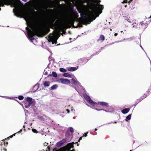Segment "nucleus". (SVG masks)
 <instances>
[{"label": "nucleus", "instance_id": "nucleus-13", "mask_svg": "<svg viewBox=\"0 0 151 151\" xmlns=\"http://www.w3.org/2000/svg\"><path fill=\"white\" fill-rule=\"evenodd\" d=\"M14 12V14L17 17H19L20 14V11L19 8H17L16 10L15 9H13Z\"/></svg>", "mask_w": 151, "mask_h": 151}, {"label": "nucleus", "instance_id": "nucleus-23", "mask_svg": "<svg viewBox=\"0 0 151 151\" xmlns=\"http://www.w3.org/2000/svg\"><path fill=\"white\" fill-rule=\"evenodd\" d=\"M146 97V96L145 94L142 97H141L140 98H139V99L137 100L136 101V103L137 104H138L139 102L141 101L144 98H145Z\"/></svg>", "mask_w": 151, "mask_h": 151}, {"label": "nucleus", "instance_id": "nucleus-18", "mask_svg": "<svg viewBox=\"0 0 151 151\" xmlns=\"http://www.w3.org/2000/svg\"><path fill=\"white\" fill-rule=\"evenodd\" d=\"M105 37L103 35H100L99 38L97 40V41L99 42L100 40H101L102 42L105 40Z\"/></svg>", "mask_w": 151, "mask_h": 151}, {"label": "nucleus", "instance_id": "nucleus-55", "mask_svg": "<svg viewBox=\"0 0 151 151\" xmlns=\"http://www.w3.org/2000/svg\"><path fill=\"white\" fill-rule=\"evenodd\" d=\"M61 35H63V33H61Z\"/></svg>", "mask_w": 151, "mask_h": 151}, {"label": "nucleus", "instance_id": "nucleus-57", "mask_svg": "<svg viewBox=\"0 0 151 151\" xmlns=\"http://www.w3.org/2000/svg\"><path fill=\"white\" fill-rule=\"evenodd\" d=\"M76 143H78V142H76Z\"/></svg>", "mask_w": 151, "mask_h": 151}, {"label": "nucleus", "instance_id": "nucleus-11", "mask_svg": "<svg viewBox=\"0 0 151 151\" xmlns=\"http://www.w3.org/2000/svg\"><path fill=\"white\" fill-rule=\"evenodd\" d=\"M94 103H95V104L93 105H91L93 106H95L96 107V108L95 109L97 111H100L103 110L104 111H105L106 112H107V111H106L105 110H104L103 109H100V106L101 105H98V102L96 103L95 102H94Z\"/></svg>", "mask_w": 151, "mask_h": 151}, {"label": "nucleus", "instance_id": "nucleus-40", "mask_svg": "<svg viewBox=\"0 0 151 151\" xmlns=\"http://www.w3.org/2000/svg\"><path fill=\"white\" fill-rule=\"evenodd\" d=\"M16 134V133H15L13 134V135L10 136L9 137H8L7 138L8 139H9V137L12 138L13 136H14Z\"/></svg>", "mask_w": 151, "mask_h": 151}, {"label": "nucleus", "instance_id": "nucleus-62", "mask_svg": "<svg viewBox=\"0 0 151 151\" xmlns=\"http://www.w3.org/2000/svg\"><path fill=\"white\" fill-rule=\"evenodd\" d=\"M110 30H111V29H110Z\"/></svg>", "mask_w": 151, "mask_h": 151}, {"label": "nucleus", "instance_id": "nucleus-47", "mask_svg": "<svg viewBox=\"0 0 151 151\" xmlns=\"http://www.w3.org/2000/svg\"><path fill=\"white\" fill-rule=\"evenodd\" d=\"M22 131V129H21L19 132H18L17 133H20Z\"/></svg>", "mask_w": 151, "mask_h": 151}, {"label": "nucleus", "instance_id": "nucleus-46", "mask_svg": "<svg viewBox=\"0 0 151 151\" xmlns=\"http://www.w3.org/2000/svg\"><path fill=\"white\" fill-rule=\"evenodd\" d=\"M84 60V59L82 58L80 60L81 61H83Z\"/></svg>", "mask_w": 151, "mask_h": 151}, {"label": "nucleus", "instance_id": "nucleus-5", "mask_svg": "<svg viewBox=\"0 0 151 151\" xmlns=\"http://www.w3.org/2000/svg\"><path fill=\"white\" fill-rule=\"evenodd\" d=\"M35 104V102L34 100H33L32 98L27 97L26 98V101L25 102L24 107L26 108H29L32 104Z\"/></svg>", "mask_w": 151, "mask_h": 151}, {"label": "nucleus", "instance_id": "nucleus-12", "mask_svg": "<svg viewBox=\"0 0 151 151\" xmlns=\"http://www.w3.org/2000/svg\"><path fill=\"white\" fill-rule=\"evenodd\" d=\"M66 141V140L65 139H63L62 140L58 142L56 144L57 147H59L61 146Z\"/></svg>", "mask_w": 151, "mask_h": 151}, {"label": "nucleus", "instance_id": "nucleus-39", "mask_svg": "<svg viewBox=\"0 0 151 151\" xmlns=\"http://www.w3.org/2000/svg\"><path fill=\"white\" fill-rule=\"evenodd\" d=\"M33 13L34 14H37V12L35 11L34 9H32V14Z\"/></svg>", "mask_w": 151, "mask_h": 151}, {"label": "nucleus", "instance_id": "nucleus-34", "mask_svg": "<svg viewBox=\"0 0 151 151\" xmlns=\"http://www.w3.org/2000/svg\"><path fill=\"white\" fill-rule=\"evenodd\" d=\"M18 99L20 100H22L24 99V97L22 96H19L18 97Z\"/></svg>", "mask_w": 151, "mask_h": 151}, {"label": "nucleus", "instance_id": "nucleus-33", "mask_svg": "<svg viewBox=\"0 0 151 151\" xmlns=\"http://www.w3.org/2000/svg\"><path fill=\"white\" fill-rule=\"evenodd\" d=\"M8 0H0V2L5 3V4H7Z\"/></svg>", "mask_w": 151, "mask_h": 151}, {"label": "nucleus", "instance_id": "nucleus-59", "mask_svg": "<svg viewBox=\"0 0 151 151\" xmlns=\"http://www.w3.org/2000/svg\"><path fill=\"white\" fill-rule=\"evenodd\" d=\"M79 12L80 13L81 12Z\"/></svg>", "mask_w": 151, "mask_h": 151}, {"label": "nucleus", "instance_id": "nucleus-41", "mask_svg": "<svg viewBox=\"0 0 151 151\" xmlns=\"http://www.w3.org/2000/svg\"><path fill=\"white\" fill-rule=\"evenodd\" d=\"M128 3V1L127 0H124L122 2V3Z\"/></svg>", "mask_w": 151, "mask_h": 151}, {"label": "nucleus", "instance_id": "nucleus-64", "mask_svg": "<svg viewBox=\"0 0 151 151\" xmlns=\"http://www.w3.org/2000/svg\"><path fill=\"white\" fill-rule=\"evenodd\" d=\"M130 151H132V150H130Z\"/></svg>", "mask_w": 151, "mask_h": 151}, {"label": "nucleus", "instance_id": "nucleus-51", "mask_svg": "<svg viewBox=\"0 0 151 151\" xmlns=\"http://www.w3.org/2000/svg\"><path fill=\"white\" fill-rule=\"evenodd\" d=\"M45 75H47V72H45Z\"/></svg>", "mask_w": 151, "mask_h": 151}, {"label": "nucleus", "instance_id": "nucleus-7", "mask_svg": "<svg viewBox=\"0 0 151 151\" xmlns=\"http://www.w3.org/2000/svg\"><path fill=\"white\" fill-rule=\"evenodd\" d=\"M57 18H52L51 19L49 23V26L50 28H51L53 29L55 27V24L54 23L55 22V20Z\"/></svg>", "mask_w": 151, "mask_h": 151}, {"label": "nucleus", "instance_id": "nucleus-3", "mask_svg": "<svg viewBox=\"0 0 151 151\" xmlns=\"http://www.w3.org/2000/svg\"><path fill=\"white\" fill-rule=\"evenodd\" d=\"M26 28L27 31L28 36H29L30 39L32 40L34 39L33 37L35 35L38 36V35L39 34V31L37 29H35L33 30H32L28 27H26Z\"/></svg>", "mask_w": 151, "mask_h": 151}, {"label": "nucleus", "instance_id": "nucleus-17", "mask_svg": "<svg viewBox=\"0 0 151 151\" xmlns=\"http://www.w3.org/2000/svg\"><path fill=\"white\" fill-rule=\"evenodd\" d=\"M130 110V108H126L122 110V112L123 114H126Z\"/></svg>", "mask_w": 151, "mask_h": 151}, {"label": "nucleus", "instance_id": "nucleus-8", "mask_svg": "<svg viewBox=\"0 0 151 151\" xmlns=\"http://www.w3.org/2000/svg\"><path fill=\"white\" fill-rule=\"evenodd\" d=\"M84 98L86 100L91 104L93 105L95 104L92 100L90 97L87 95H85L84 96Z\"/></svg>", "mask_w": 151, "mask_h": 151}, {"label": "nucleus", "instance_id": "nucleus-25", "mask_svg": "<svg viewBox=\"0 0 151 151\" xmlns=\"http://www.w3.org/2000/svg\"><path fill=\"white\" fill-rule=\"evenodd\" d=\"M63 76H64L68 77V78H70L71 77V75L70 74H69L68 73H64L63 74Z\"/></svg>", "mask_w": 151, "mask_h": 151}, {"label": "nucleus", "instance_id": "nucleus-29", "mask_svg": "<svg viewBox=\"0 0 151 151\" xmlns=\"http://www.w3.org/2000/svg\"><path fill=\"white\" fill-rule=\"evenodd\" d=\"M144 25V24L143 23V21H142V22H140L139 27L140 28H142L143 27Z\"/></svg>", "mask_w": 151, "mask_h": 151}, {"label": "nucleus", "instance_id": "nucleus-24", "mask_svg": "<svg viewBox=\"0 0 151 151\" xmlns=\"http://www.w3.org/2000/svg\"><path fill=\"white\" fill-rule=\"evenodd\" d=\"M138 24L136 22H134L132 24V26L133 28H137L138 27Z\"/></svg>", "mask_w": 151, "mask_h": 151}, {"label": "nucleus", "instance_id": "nucleus-10", "mask_svg": "<svg viewBox=\"0 0 151 151\" xmlns=\"http://www.w3.org/2000/svg\"><path fill=\"white\" fill-rule=\"evenodd\" d=\"M76 20L74 18H72L70 19L69 22L68 24L69 25V27H68V28H70V25L73 27L74 28H75V27L74 25V23L76 21Z\"/></svg>", "mask_w": 151, "mask_h": 151}, {"label": "nucleus", "instance_id": "nucleus-48", "mask_svg": "<svg viewBox=\"0 0 151 151\" xmlns=\"http://www.w3.org/2000/svg\"><path fill=\"white\" fill-rule=\"evenodd\" d=\"M118 35V34L117 33H115L114 34V35L115 36H116Z\"/></svg>", "mask_w": 151, "mask_h": 151}, {"label": "nucleus", "instance_id": "nucleus-21", "mask_svg": "<svg viewBox=\"0 0 151 151\" xmlns=\"http://www.w3.org/2000/svg\"><path fill=\"white\" fill-rule=\"evenodd\" d=\"M70 12L71 14H73L76 16H78V14L76 10H74L72 8L70 10Z\"/></svg>", "mask_w": 151, "mask_h": 151}, {"label": "nucleus", "instance_id": "nucleus-30", "mask_svg": "<svg viewBox=\"0 0 151 151\" xmlns=\"http://www.w3.org/2000/svg\"><path fill=\"white\" fill-rule=\"evenodd\" d=\"M52 75L54 77L56 78L57 77V73L54 71H53L52 72Z\"/></svg>", "mask_w": 151, "mask_h": 151}, {"label": "nucleus", "instance_id": "nucleus-53", "mask_svg": "<svg viewBox=\"0 0 151 151\" xmlns=\"http://www.w3.org/2000/svg\"><path fill=\"white\" fill-rule=\"evenodd\" d=\"M47 147H48V148L49 149H49H50V148H49V146H48Z\"/></svg>", "mask_w": 151, "mask_h": 151}, {"label": "nucleus", "instance_id": "nucleus-63", "mask_svg": "<svg viewBox=\"0 0 151 151\" xmlns=\"http://www.w3.org/2000/svg\"><path fill=\"white\" fill-rule=\"evenodd\" d=\"M24 129V130L25 131V129Z\"/></svg>", "mask_w": 151, "mask_h": 151}, {"label": "nucleus", "instance_id": "nucleus-52", "mask_svg": "<svg viewBox=\"0 0 151 151\" xmlns=\"http://www.w3.org/2000/svg\"><path fill=\"white\" fill-rule=\"evenodd\" d=\"M22 0L24 1H26V0Z\"/></svg>", "mask_w": 151, "mask_h": 151}, {"label": "nucleus", "instance_id": "nucleus-26", "mask_svg": "<svg viewBox=\"0 0 151 151\" xmlns=\"http://www.w3.org/2000/svg\"><path fill=\"white\" fill-rule=\"evenodd\" d=\"M131 117V114H130L128 115L126 118L125 120L126 121H128V120L130 119Z\"/></svg>", "mask_w": 151, "mask_h": 151}, {"label": "nucleus", "instance_id": "nucleus-27", "mask_svg": "<svg viewBox=\"0 0 151 151\" xmlns=\"http://www.w3.org/2000/svg\"><path fill=\"white\" fill-rule=\"evenodd\" d=\"M59 70L61 72L63 73H65L67 71V70L66 69L62 68H60Z\"/></svg>", "mask_w": 151, "mask_h": 151}, {"label": "nucleus", "instance_id": "nucleus-38", "mask_svg": "<svg viewBox=\"0 0 151 151\" xmlns=\"http://www.w3.org/2000/svg\"><path fill=\"white\" fill-rule=\"evenodd\" d=\"M32 131L35 133H38V131L36 129H32Z\"/></svg>", "mask_w": 151, "mask_h": 151}, {"label": "nucleus", "instance_id": "nucleus-22", "mask_svg": "<svg viewBox=\"0 0 151 151\" xmlns=\"http://www.w3.org/2000/svg\"><path fill=\"white\" fill-rule=\"evenodd\" d=\"M50 82L45 81L43 84L44 87L46 88L47 87H48L50 85Z\"/></svg>", "mask_w": 151, "mask_h": 151}, {"label": "nucleus", "instance_id": "nucleus-6", "mask_svg": "<svg viewBox=\"0 0 151 151\" xmlns=\"http://www.w3.org/2000/svg\"><path fill=\"white\" fill-rule=\"evenodd\" d=\"M49 40L50 42H52V44L55 43L56 44L57 43V40L58 39V37L55 35H50L49 36Z\"/></svg>", "mask_w": 151, "mask_h": 151}, {"label": "nucleus", "instance_id": "nucleus-50", "mask_svg": "<svg viewBox=\"0 0 151 151\" xmlns=\"http://www.w3.org/2000/svg\"><path fill=\"white\" fill-rule=\"evenodd\" d=\"M4 151H6V149H5V148H4Z\"/></svg>", "mask_w": 151, "mask_h": 151}, {"label": "nucleus", "instance_id": "nucleus-56", "mask_svg": "<svg viewBox=\"0 0 151 151\" xmlns=\"http://www.w3.org/2000/svg\"><path fill=\"white\" fill-rule=\"evenodd\" d=\"M125 6L126 7H127V5H126Z\"/></svg>", "mask_w": 151, "mask_h": 151}, {"label": "nucleus", "instance_id": "nucleus-32", "mask_svg": "<svg viewBox=\"0 0 151 151\" xmlns=\"http://www.w3.org/2000/svg\"><path fill=\"white\" fill-rule=\"evenodd\" d=\"M125 20L127 21L128 22L131 23L132 22V20L129 19V17H126L125 18Z\"/></svg>", "mask_w": 151, "mask_h": 151}, {"label": "nucleus", "instance_id": "nucleus-19", "mask_svg": "<svg viewBox=\"0 0 151 151\" xmlns=\"http://www.w3.org/2000/svg\"><path fill=\"white\" fill-rule=\"evenodd\" d=\"M78 67H77V68L74 67H71L68 68V70L69 71H73L77 70L78 69Z\"/></svg>", "mask_w": 151, "mask_h": 151}, {"label": "nucleus", "instance_id": "nucleus-42", "mask_svg": "<svg viewBox=\"0 0 151 151\" xmlns=\"http://www.w3.org/2000/svg\"><path fill=\"white\" fill-rule=\"evenodd\" d=\"M88 133V132L87 133H84L83 136L86 137L87 136V134Z\"/></svg>", "mask_w": 151, "mask_h": 151}, {"label": "nucleus", "instance_id": "nucleus-60", "mask_svg": "<svg viewBox=\"0 0 151 151\" xmlns=\"http://www.w3.org/2000/svg\"><path fill=\"white\" fill-rule=\"evenodd\" d=\"M150 17L151 18V16H150Z\"/></svg>", "mask_w": 151, "mask_h": 151}, {"label": "nucleus", "instance_id": "nucleus-2", "mask_svg": "<svg viewBox=\"0 0 151 151\" xmlns=\"http://www.w3.org/2000/svg\"><path fill=\"white\" fill-rule=\"evenodd\" d=\"M95 6V11H94V9H90V10H91L92 13H93V15L94 16L96 17H98L99 16V15L101 14L102 12V11L101 10H100L99 8L97 9V6L95 5H89L88 6L85 5H83V7L82 8V10L85 11L86 13H87V14L89 15V16L88 17H87L86 15L83 14H82L81 13L80 14L81 16V18L82 19H87L88 17H91L92 19H93V18L92 17V15L91 14H89V12L87 11V9L86 8L85 6H87L88 8H90L89 6Z\"/></svg>", "mask_w": 151, "mask_h": 151}, {"label": "nucleus", "instance_id": "nucleus-36", "mask_svg": "<svg viewBox=\"0 0 151 151\" xmlns=\"http://www.w3.org/2000/svg\"><path fill=\"white\" fill-rule=\"evenodd\" d=\"M5 3L0 2V7L4 6ZM1 10V8L0 7V11Z\"/></svg>", "mask_w": 151, "mask_h": 151}, {"label": "nucleus", "instance_id": "nucleus-4", "mask_svg": "<svg viewBox=\"0 0 151 151\" xmlns=\"http://www.w3.org/2000/svg\"><path fill=\"white\" fill-rule=\"evenodd\" d=\"M55 27L54 28H57L58 29L59 31L62 30L63 33L66 32L65 31L63 30V29L66 28L63 25L61 19H59L56 20L54 23Z\"/></svg>", "mask_w": 151, "mask_h": 151}, {"label": "nucleus", "instance_id": "nucleus-15", "mask_svg": "<svg viewBox=\"0 0 151 151\" xmlns=\"http://www.w3.org/2000/svg\"><path fill=\"white\" fill-rule=\"evenodd\" d=\"M101 105L103 106H109V104L107 103L104 101L98 102V105Z\"/></svg>", "mask_w": 151, "mask_h": 151}, {"label": "nucleus", "instance_id": "nucleus-9", "mask_svg": "<svg viewBox=\"0 0 151 151\" xmlns=\"http://www.w3.org/2000/svg\"><path fill=\"white\" fill-rule=\"evenodd\" d=\"M59 82L63 84H68L70 83V81L69 80L65 78H60L59 80Z\"/></svg>", "mask_w": 151, "mask_h": 151}, {"label": "nucleus", "instance_id": "nucleus-35", "mask_svg": "<svg viewBox=\"0 0 151 151\" xmlns=\"http://www.w3.org/2000/svg\"><path fill=\"white\" fill-rule=\"evenodd\" d=\"M69 131H70L71 133H73L74 132V130L73 128L72 127H70L69 129Z\"/></svg>", "mask_w": 151, "mask_h": 151}, {"label": "nucleus", "instance_id": "nucleus-54", "mask_svg": "<svg viewBox=\"0 0 151 151\" xmlns=\"http://www.w3.org/2000/svg\"><path fill=\"white\" fill-rule=\"evenodd\" d=\"M97 130V129H96H96H95V131H96V130Z\"/></svg>", "mask_w": 151, "mask_h": 151}, {"label": "nucleus", "instance_id": "nucleus-16", "mask_svg": "<svg viewBox=\"0 0 151 151\" xmlns=\"http://www.w3.org/2000/svg\"><path fill=\"white\" fill-rule=\"evenodd\" d=\"M50 30L49 27H45L42 32L43 34L45 35L47 34L50 31Z\"/></svg>", "mask_w": 151, "mask_h": 151}, {"label": "nucleus", "instance_id": "nucleus-1", "mask_svg": "<svg viewBox=\"0 0 151 151\" xmlns=\"http://www.w3.org/2000/svg\"><path fill=\"white\" fill-rule=\"evenodd\" d=\"M90 6L89 8H88L87 6H86L85 7L87 8V11L89 12V14L92 15V17L93 19H92L91 17H88L87 19H82L81 18H78L76 19V21L78 22V25L75 27L76 28L78 27H83V24L87 25L89 24L91 22L94 20L96 18V17L93 15V13L90 10V9H94V11H95V6Z\"/></svg>", "mask_w": 151, "mask_h": 151}, {"label": "nucleus", "instance_id": "nucleus-14", "mask_svg": "<svg viewBox=\"0 0 151 151\" xmlns=\"http://www.w3.org/2000/svg\"><path fill=\"white\" fill-rule=\"evenodd\" d=\"M65 136V137L68 138V139L69 138H72L73 135L72 134H71L70 132L68 130L66 132Z\"/></svg>", "mask_w": 151, "mask_h": 151}, {"label": "nucleus", "instance_id": "nucleus-28", "mask_svg": "<svg viewBox=\"0 0 151 151\" xmlns=\"http://www.w3.org/2000/svg\"><path fill=\"white\" fill-rule=\"evenodd\" d=\"M58 86L57 85H54L52 86L51 87V90H53L57 88L58 87Z\"/></svg>", "mask_w": 151, "mask_h": 151}, {"label": "nucleus", "instance_id": "nucleus-20", "mask_svg": "<svg viewBox=\"0 0 151 151\" xmlns=\"http://www.w3.org/2000/svg\"><path fill=\"white\" fill-rule=\"evenodd\" d=\"M21 1L19 0H16L15 2L14 3V6L18 7L19 6V4L21 3Z\"/></svg>", "mask_w": 151, "mask_h": 151}, {"label": "nucleus", "instance_id": "nucleus-43", "mask_svg": "<svg viewBox=\"0 0 151 151\" xmlns=\"http://www.w3.org/2000/svg\"><path fill=\"white\" fill-rule=\"evenodd\" d=\"M82 137H83V136H82V137H81L79 138V140H78V142H80V141L82 139Z\"/></svg>", "mask_w": 151, "mask_h": 151}, {"label": "nucleus", "instance_id": "nucleus-61", "mask_svg": "<svg viewBox=\"0 0 151 151\" xmlns=\"http://www.w3.org/2000/svg\"><path fill=\"white\" fill-rule=\"evenodd\" d=\"M86 61H85V62H84V63H86Z\"/></svg>", "mask_w": 151, "mask_h": 151}, {"label": "nucleus", "instance_id": "nucleus-37", "mask_svg": "<svg viewBox=\"0 0 151 151\" xmlns=\"http://www.w3.org/2000/svg\"><path fill=\"white\" fill-rule=\"evenodd\" d=\"M4 144V145H5V144L8 145V142H2L1 143V146L2 145Z\"/></svg>", "mask_w": 151, "mask_h": 151}, {"label": "nucleus", "instance_id": "nucleus-44", "mask_svg": "<svg viewBox=\"0 0 151 151\" xmlns=\"http://www.w3.org/2000/svg\"><path fill=\"white\" fill-rule=\"evenodd\" d=\"M66 110V111H67V113H69L70 110L68 109H67Z\"/></svg>", "mask_w": 151, "mask_h": 151}, {"label": "nucleus", "instance_id": "nucleus-49", "mask_svg": "<svg viewBox=\"0 0 151 151\" xmlns=\"http://www.w3.org/2000/svg\"><path fill=\"white\" fill-rule=\"evenodd\" d=\"M70 149H69V150H68L69 151H74L75 150H70Z\"/></svg>", "mask_w": 151, "mask_h": 151}, {"label": "nucleus", "instance_id": "nucleus-58", "mask_svg": "<svg viewBox=\"0 0 151 151\" xmlns=\"http://www.w3.org/2000/svg\"><path fill=\"white\" fill-rule=\"evenodd\" d=\"M79 145V144H78L77 145V146H78Z\"/></svg>", "mask_w": 151, "mask_h": 151}, {"label": "nucleus", "instance_id": "nucleus-31", "mask_svg": "<svg viewBox=\"0 0 151 151\" xmlns=\"http://www.w3.org/2000/svg\"><path fill=\"white\" fill-rule=\"evenodd\" d=\"M71 82L73 84H77V82L76 80L74 78H72L71 79Z\"/></svg>", "mask_w": 151, "mask_h": 151}, {"label": "nucleus", "instance_id": "nucleus-45", "mask_svg": "<svg viewBox=\"0 0 151 151\" xmlns=\"http://www.w3.org/2000/svg\"><path fill=\"white\" fill-rule=\"evenodd\" d=\"M47 144H48V143H46V142H45V143H44V145L45 146H47Z\"/></svg>", "mask_w": 151, "mask_h": 151}]
</instances>
